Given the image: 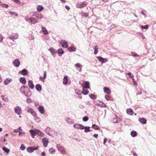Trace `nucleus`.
<instances>
[{"label":"nucleus","mask_w":156,"mask_h":156,"mask_svg":"<svg viewBox=\"0 0 156 156\" xmlns=\"http://www.w3.org/2000/svg\"><path fill=\"white\" fill-rule=\"evenodd\" d=\"M28 88L24 86H23L20 89V92L22 94L27 96V94H26V93L27 92L28 90Z\"/></svg>","instance_id":"nucleus-1"},{"label":"nucleus","mask_w":156,"mask_h":156,"mask_svg":"<svg viewBox=\"0 0 156 156\" xmlns=\"http://www.w3.org/2000/svg\"><path fill=\"white\" fill-rule=\"evenodd\" d=\"M56 147L58 150L62 154H66V151H65V148L59 144H57L56 145Z\"/></svg>","instance_id":"nucleus-2"},{"label":"nucleus","mask_w":156,"mask_h":156,"mask_svg":"<svg viewBox=\"0 0 156 156\" xmlns=\"http://www.w3.org/2000/svg\"><path fill=\"white\" fill-rule=\"evenodd\" d=\"M80 84L82 87L83 88L90 89V83L89 82L83 81L80 82Z\"/></svg>","instance_id":"nucleus-3"},{"label":"nucleus","mask_w":156,"mask_h":156,"mask_svg":"<svg viewBox=\"0 0 156 156\" xmlns=\"http://www.w3.org/2000/svg\"><path fill=\"white\" fill-rule=\"evenodd\" d=\"M87 4L86 2H79L76 4V7L77 8H81L85 7Z\"/></svg>","instance_id":"nucleus-4"},{"label":"nucleus","mask_w":156,"mask_h":156,"mask_svg":"<svg viewBox=\"0 0 156 156\" xmlns=\"http://www.w3.org/2000/svg\"><path fill=\"white\" fill-rule=\"evenodd\" d=\"M15 113L18 115H20L22 113L21 108L19 106H16L14 108Z\"/></svg>","instance_id":"nucleus-5"},{"label":"nucleus","mask_w":156,"mask_h":156,"mask_svg":"<svg viewBox=\"0 0 156 156\" xmlns=\"http://www.w3.org/2000/svg\"><path fill=\"white\" fill-rule=\"evenodd\" d=\"M18 34L17 33H12L11 35L9 36V39L12 41L18 39Z\"/></svg>","instance_id":"nucleus-6"},{"label":"nucleus","mask_w":156,"mask_h":156,"mask_svg":"<svg viewBox=\"0 0 156 156\" xmlns=\"http://www.w3.org/2000/svg\"><path fill=\"white\" fill-rule=\"evenodd\" d=\"M59 43L63 48H67L68 47V42L66 40H62Z\"/></svg>","instance_id":"nucleus-7"},{"label":"nucleus","mask_w":156,"mask_h":156,"mask_svg":"<svg viewBox=\"0 0 156 156\" xmlns=\"http://www.w3.org/2000/svg\"><path fill=\"white\" fill-rule=\"evenodd\" d=\"M73 126L74 128L78 129L83 130L84 128L83 125L78 123L74 124L73 125Z\"/></svg>","instance_id":"nucleus-8"},{"label":"nucleus","mask_w":156,"mask_h":156,"mask_svg":"<svg viewBox=\"0 0 156 156\" xmlns=\"http://www.w3.org/2000/svg\"><path fill=\"white\" fill-rule=\"evenodd\" d=\"M74 67L79 72L82 71L83 66L80 63H77L75 64L74 65Z\"/></svg>","instance_id":"nucleus-9"},{"label":"nucleus","mask_w":156,"mask_h":156,"mask_svg":"<svg viewBox=\"0 0 156 156\" xmlns=\"http://www.w3.org/2000/svg\"><path fill=\"white\" fill-rule=\"evenodd\" d=\"M42 141L43 143V145L44 147H46L49 143L48 139L46 138H43L42 139Z\"/></svg>","instance_id":"nucleus-10"},{"label":"nucleus","mask_w":156,"mask_h":156,"mask_svg":"<svg viewBox=\"0 0 156 156\" xmlns=\"http://www.w3.org/2000/svg\"><path fill=\"white\" fill-rule=\"evenodd\" d=\"M99 61L101 62V64L104 63L108 61V60L106 58H104L101 56H98L97 57Z\"/></svg>","instance_id":"nucleus-11"},{"label":"nucleus","mask_w":156,"mask_h":156,"mask_svg":"<svg viewBox=\"0 0 156 156\" xmlns=\"http://www.w3.org/2000/svg\"><path fill=\"white\" fill-rule=\"evenodd\" d=\"M37 129H34L33 130H30V132L31 133V135L32 137L33 138H35V136L36 134Z\"/></svg>","instance_id":"nucleus-12"},{"label":"nucleus","mask_w":156,"mask_h":156,"mask_svg":"<svg viewBox=\"0 0 156 156\" xmlns=\"http://www.w3.org/2000/svg\"><path fill=\"white\" fill-rule=\"evenodd\" d=\"M27 112L30 113L33 116H35L36 112L31 108L28 107L27 109Z\"/></svg>","instance_id":"nucleus-13"},{"label":"nucleus","mask_w":156,"mask_h":156,"mask_svg":"<svg viewBox=\"0 0 156 156\" xmlns=\"http://www.w3.org/2000/svg\"><path fill=\"white\" fill-rule=\"evenodd\" d=\"M13 64L14 66L18 67L20 64V62L18 59H16L13 62Z\"/></svg>","instance_id":"nucleus-14"},{"label":"nucleus","mask_w":156,"mask_h":156,"mask_svg":"<svg viewBox=\"0 0 156 156\" xmlns=\"http://www.w3.org/2000/svg\"><path fill=\"white\" fill-rule=\"evenodd\" d=\"M48 50L50 52L52 55L54 57L55 56V53L56 51L53 48H51L48 49Z\"/></svg>","instance_id":"nucleus-15"},{"label":"nucleus","mask_w":156,"mask_h":156,"mask_svg":"<svg viewBox=\"0 0 156 156\" xmlns=\"http://www.w3.org/2000/svg\"><path fill=\"white\" fill-rule=\"evenodd\" d=\"M47 76V72L46 71H44V72L43 77L40 76L39 77L40 80L42 81L43 83L45 82L44 80L46 78Z\"/></svg>","instance_id":"nucleus-16"},{"label":"nucleus","mask_w":156,"mask_h":156,"mask_svg":"<svg viewBox=\"0 0 156 156\" xmlns=\"http://www.w3.org/2000/svg\"><path fill=\"white\" fill-rule=\"evenodd\" d=\"M34 16L38 19H41L43 18L42 14L40 12H36L35 13Z\"/></svg>","instance_id":"nucleus-17"},{"label":"nucleus","mask_w":156,"mask_h":156,"mask_svg":"<svg viewBox=\"0 0 156 156\" xmlns=\"http://www.w3.org/2000/svg\"><path fill=\"white\" fill-rule=\"evenodd\" d=\"M38 110L39 112L42 114H44L45 112L44 107L42 106H40L38 108Z\"/></svg>","instance_id":"nucleus-18"},{"label":"nucleus","mask_w":156,"mask_h":156,"mask_svg":"<svg viewBox=\"0 0 156 156\" xmlns=\"http://www.w3.org/2000/svg\"><path fill=\"white\" fill-rule=\"evenodd\" d=\"M36 130L37 131V132H36L37 134L41 137H43L44 136V134L42 131L38 129H37V130Z\"/></svg>","instance_id":"nucleus-19"},{"label":"nucleus","mask_w":156,"mask_h":156,"mask_svg":"<svg viewBox=\"0 0 156 156\" xmlns=\"http://www.w3.org/2000/svg\"><path fill=\"white\" fill-rule=\"evenodd\" d=\"M65 121L69 125L73 124L74 122L73 120L69 118H67L66 119Z\"/></svg>","instance_id":"nucleus-20"},{"label":"nucleus","mask_w":156,"mask_h":156,"mask_svg":"<svg viewBox=\"0 0 156 156\" xmlns=\"http://www.w3.org/2000/svg\"><path fill=\"white\" fill-rule=\"evenodd\" d=\"M104 92L107 94H109L111 93L110 90L108 87H105L104 88Z\"/></svg>","instance_id":"nucleus-21"},{"label":"nucleus","mask_w":156,"mask_h":156,"mask_svg":"<svg viewBox=\"0 0 156 156\" xmlns=\"http://www.w3.org/2000/svg\"><path fill=\"white\" fill-rule=\"evenodd\" d=\"M28 86L31 89H33L34 87V85L33 84V81L31 80H30L28 81Z\"/></svg>","instance_id":"nucleus-22"},{"label":"nucleus","mask_w":156,"mask_h":156,"mask_svg":"<svg viewBox=\"0 0 156 156\" xmlns=\"http://www.w3.org/2000/svg\"><path fill=\"white\" fill-rule=\"evenodd\" d=\"M126 112L128 115H133V110L130 108L127 109Z\"/></svg>","instance_id":"nucleus-23"},{"label":"nucleus","mask_w":156,"mask_h":156,"mask_svg":"<svg viewBox=\"0 0 156 156\" xmlns=\"http://www.w3.org/2000/svg\"><path fill=\"white\" fill-rule=\"evenodd\" d=\"M12 80L11 79L6 78L4 81V83L5 85H7L10 83Z\"/></svg>","instance_id":"nucleus-24"},{"label":"nucleus","mask_w":156,"mask_h":156,"mask_svg":"<svg viewBox=\"0 0 156 156\" xmlns=\"http://www.w3.org/2000/svg\"><path fill=\"white\" fill-rule=\"evenodd\" d=\"M68 82V77L66 76H64L63 79V83L64 85H66L67 84Z\"/></svg>","instance_id":"nucleus-25"},{"label":"nucleus","mask_w":156,"mask_h":156,"mask_svg":"<svg viewBox=\"0 0 156 156\" xmlns=\"http://www.w3.org/2000/svg\"><path fill=\"white\" fill-rule=\"evenodd\" d=\"M57 52L58 55L60 56H61L62 54H63L64 53V51L61 48L58 49L57 51Z\"/></svg>","instance_id":"nucleus-26"},{"label":"nucleus","mask_w":156,"mask_h":156,"mask_svg":"<svg viewBox=\"0 0 156 156\" xmlns=\"http://www.w3.org/2000/svg\"><path fill=\"white\" fill-rule=\"evenodd\" d=\"M20 82L23 84H25L26 83V81L25 77H22L20 79Z\"/></svg>","instance_id":"nucleus-27"},{"label":"nucleus","mask_w":156,"mask_h":156,"mask_svg":"<svg viewBox=\"0 0 156 156\" xmlns=\"http://www.w3.org/2000/svg\"><path fill=\"white\" fill-rule=\"evenodd\" d=\"M139 121L142 124H145L146 123V120L144 118L139 119Z\"/></svg>","instance_id":"nucleus-28"},{"label":"nucleus","mask_w":156,"mask_h":156,"mask_svg":"<svg viewBox=\"0 0 156 156\" xmlns=\"http://www.w3.org/2000/svg\"><path fill=\"white\" fill-rule=\"evenodd\" d=\"M130 135L133 137H135L137 136V133L135 131H132L130 133Z\"/></svg>","instance_id":"nucleus-29"},{"label":"nucleus","mask_w":156,"mask_h":156,"mask_svg":"<svg viewBox=\"0 0 156 156\" xmlns=\"http://www.w3.org/2000/svg\"><path fill=\"white\" fill-rule=\"evenodd\" d=\"M30 20H31L30 23L35 24V23H37L38 22L36 21V19L34 18H31V19Z\"/></svg>","instance_id":"nucleus-30"},{"label":"nucleus","mask_w":156,"mask_h":156,"mask_svg":"<svg viewBox=\"0 0 156 156\" xmlns=\"http://www.w3.org/2000/svg\"><path fill=\"white\" fill-rule=\"evenodd\" d=\"M35 88L37 90L40 91L41 90L42 87L40 84H37L35 86Z\"/></svg>","instance_id":"nucleus-31"},{"label":"nucleus","mask_w":156,"mask_h":156,"mask_svg":"<svg viewBox=\"0 0 156 156\" xmlns=\"http://www.w3.org/2000/svg\"><path fill=\"white\" fill-rule=\"evenodd\" d=\"M20 73H21L23 75H26L27 74L28 72L27 70L23 69L19 72Z\"/></svg>","instance_id":"nucleus-32"},{"label":"nucleus","mask_w":156,"mask_h":156,"mask_svg":"<svg viewBox=\"0 0 156 156\" xmlns=\"http://www.w3.org/2000/svg\"><path fill=\"white\" fill-rule=\"evenodd\" d=\"M37 9L38 11L40 12L44 9V8L41 5H38L37 6Z\"/></svg>","instance_id":"nucleus-33"},{"label":"nucleus","mask_w":156,"mask_h":156,"mask_svg":"<svg viewBox=\"0 0 156 156\" xmlns=\"http://www.w3.org/2000/svg\"><path fill=\"white\" fill-rule=\"evenodd\" d=\"M42 30L44 34H48V32L46 29L44 27H42Z\"/></svg>","instance_id":"nucleus-34"},{"label":"nucleus","mask_w":156,"mask_h":156,"mask_svg":"<svg viewBox=\"0 0 156 156\" xmlns=\"http://www.w3.org/2000/svg\"><path fill=\"white\" fill-rule=\"evenodd\" d=\"M33 116L34 117V119L36 122H38L40 121V118L38 117L36 113H35V116L34 115Z\"/></svg>","instance_id":"nucleus-35"},{"label":"nucleus","mask_w":156,"mask_h":156,"mask_svg":"<svg viewBox=\"0 0 156 156\" xmlns=\"http://www.w3.org/2000/svg\"><path fill=\"white\" fill-rule=\"evenodd\" d=\"M83 129H85V130H84V132L86 133V132H90V127H89V126H83Z\"/></svg>","instance_id":"nucleus-36"},{"label":"nucleus","mask_w":156,"mask_h":156,"mask_svg":"<svg viewBox=\"0 0 156 156\" xmlns=\"http://www.w3.org/2000/svg\"><path fill=\"white\" fill-rule=\"evenodd\" d=\"M27 152L31 153L34 151V148L32 147H28L27 148Z\"/></svg>","instance_id":"nucleus-37"},{"label":"nucleus","mask_w":156,"mask_h":156,"mask_svg":"<svg viewBox=\"0 0 156 156\" xmlns=\"http://www.w3.org/2000/svg\"><path fill=\"white\" fill-rule=\"evenodd\" d=\"M87 88H83V91L82 93L83 94L85 95H86L88 94V90H87L86 89Z\"/></svg>","instance_id":"nucleus-38"},{"label":"nucleus","mask_w":156,"mask_h":156,"mask_svg":"<svg viewBox=\"0 0 156 156\" xmlns=\"http://www.w3.org/2000/svg\"><path fill=\"white\" fill-rule=\"evenodd\" d=\"M68 50L69 51H74L76 50V48L74 46H71L68 48Z\"/></svg>","instance_id":"nucleus-39"},{"label":"nucleus","mask_w":156,"mask_h":156,"mask_svg":"<svg viewBox=\"0 0 156 156\" xmlns=\"http://www.w3.org/2000/svg\"><path fill=\"white\" fill-rule=\"evenodd\" d=\"M49 151L51 154H53L56 151L55 149L53 148H50L49 149Z\"/></svg>","instance_id":"nucleus-40"},{"label":"nucleus","mask_w":156,"mask_h":156,"mask_svg":"<svg viewBox=\"0 0 156 156\" xmlns=\"http://www.w3.org/2000/svg\"><path fill=\"white\" fill-rule=\"evenodd\" d=\"M9 12L10 13V14L12 16H14L15 17H17L18 16V14L14 12L9 11Z\"/></svg>","instance_id":"nucleus-41"},{"label":"nucleus","mask_w":156,"mask_h":156,"mask_svg":"<svg viewBox=\"0 0 156 156\" xmlns=\"http://www.w3.org/2000/svg\"><path fill=\"white\" fill-rule=\"evenodd\" d=\"M25 19L26 21L28 22L29 23H30V22L31 20H30L31 19V18L29 17L28 16H25Z\"/></svg>","instance_id":"nucleus-42"},{"label":"nucleus","mask_w":156,"mask_h":156,"mask_svg":"<svg viewBox=\"0 0 156 156\" xmlns=\"http://www.w3.org/2000/svg\"><path fill=\"white\" fill-rule=\"evenodd\" d=\"M2 150L5 152L7 153H8L9 152V149L7 148L4 147L2 148Z\"/></svg>","instance_id":"nucleus-43"},{"label":"nucleus","mask_w":156,"mask_h":156,"mask_svg":"<svg viewBox=\"0 0 156 156\" xmlns=\"http://www.w3.org/2000/svg\"><path fill=\"white\" fill-rule=\"evenodd\" d=\"M140 27L142 29H147L149 28L148 26L147 25L144 26L140 25Z\"/></svg>","instance_id":"nucleus-44"},{"label":"nucleus","mask_w":156,"mask_h":156,"mask_svg":"<svg viewBox=\"0 0 156 156\" xmlns=\"http://www.w3.org/2000/svg\"><path fill=\"white\" fill-rule=\"evenodd\" d=\"M98 105L103 107H105L106 106V105L102 102H101L100 104H98Z\"/></svg>","instance_id":"nucleus-45"},{"label":"nucleus","mask_w":156,"mask_h":156,"mask_svg":"<svg viewBox=\"0 0 156 156\" xmlns=\"http://www.w3.org/2000/svg\"><path fill=\"white\" fill-rule=\"evenodd\" d=\"M95 129H99V127L98 126L94 124L93 125L92 127Z\"/></svg>","instance_id":"nucleus-46"},{"label":"nucleus","mask_w":156,"mask_h":156,"mask_svg":"<svg viewBox=\"0 0 156 156\" xmlns=\"http://www.w3.org/2000/svg\"><path fill=\"white\" fill-rule=\"evenodd\" d=\"M80 14L83 16L87 17L88 16V14L87 13H84L83 12H81L80 13Z\"/></svg>","instance_id":"nucleus-47"},{"label":"nucleus","mask_w":156,"mask_h":156,"mask_svg":"<svg viewBox=\"0 0 156 156\" xmlns=\"http://www.w3.org/2000/svg\"><path fill=\"white\" fill-rule=\"evenodd\" d=\"M88 118L87 116H85L83 118V120L84 122H87L88 120Z\"/></svg>","instance_id":"nucleus-48"},{"label":"nucleus","mask_w":156,"mask_h":156,"mask_svg":"<svg viewBox=\"0 0 156 156\" xmlns=\"http://www.w3.org/2000/svg\"><path fill=\"white\" fill-rule=\"evenodd\" d=\"M75 93L78 94V95H80L81 93H82L81 92H80V90H75Z\"/></svg>","instance_id":"nucleus-49"},{"label":"nucleus","mask_w":156,"mask_h":156,"mask_svg":"<svg viewBox=\"0 0 156 156\" xmlns=\"http://www.w3.org/2000/svg\"><path fill=\"white\" fill-rule=\"evenodd\" d=\"M25 133L24 132L22 131L19 132V135H25Z\"/></svg>","instance_id":"nucleus-50"},{"label":"nucleus","mask_w":156,"mask_h":156,"mask_svg":"<svg viewBox=\"0 0 156 156\" xmlns=\"http://www.w3.org/2000/svg\"><path fill=\"white\" fill-rule=\"evenodd\" d=\"M127 74L131 78L133 77V75L130 73H129Z\"/></svg>","instance_id":"nucleus-51"},{"label":"nucleus","mask_w":156,"mask_h":156,"mask_svg":"<svg viewBox=\"0 0 156 156\" xmlns=\"http://www.w3.org/2000/svg\"><path fill=\"white\" fill-rule=\"evenodd\" d=\"M3 37L2 35L0 33V42H2L3 41Z\"/></svg>","instance_id":"nucleus-52"},{"label":"nucleus","mask_w":156,"mask_h":156,"mask_svg":"<svg viewBox=\"0 0 156 156\" xmlns=\"http://www.w3.org/2000/svg\"><path fill=\"white\" fill-rule=\"evenodd\" d=\"M20 148L21 150H24L25 149V147L24 145L22 144L20 146Z\"/></svg>","instance_id":"nucleus-53"},{"label":"nucleus","mask_w":156,"mask_h":156,"mask_svg":"<svg viewBox=\"0 0 156 156\" xmlns=\"http://www.w3.org/2000/svg\"><path fill=\"white\" fill-rule=\"evenodd\" d=\"M27 102L28 103H30L32 101L30 98H27Z\"/></svg>","instance_id":"nucleus-54"},{"label":"nucleus","mask_w":156,"mask_h":156,"mask_svg":"<svg viewBox=\"0 0 156 156\" xmlns=\"http://www.w3.org/2000/svg\"><path fill=\"white\" fill-rule=\"evenodd\" d=\"M90 97L92 99H94L96 98V97L93 94H90L89 95Z\"/></svg>","instance_id":"nucleus-55"},{"label":"nucleus","mask_w":156,"mask_h":156,"mask_svg":"<svg viewBox=\"0 0 156 156\" xmlns=\"http://www.w3.org/2000/svg\"><path fill=\"white\" fill-rule=\"evenodd\" d=\"M105 98L107 100H109L110 98V97L109 95H106L105 96Z\"/></svg>","instance_id":"nucleus-56"},{"label":"nucleus","mask_w":156,"mask_h":156,"mask_svg":"<svg viewBox=\"0 0 156 156\" xmlns=\"http://www.w3.org/2000/svg\"><path fill=\"white\" fill-rule=\"evenodd\" d=\"M132 55L133 56H138V55H137V54L135 52H132Z\"/></svg>","instance_id":"nucleus-57"},{"label":"nucleus","mask_w":156,"mask_h":156,"mask_svg":"<svg viewBox=\"0 0 156 156\" xmlns=\"http://www.w3.org/2000/svg\"><path fill=\"white\" fill-rule=\"evenodd\" d=\"M13 1L16 3L20 4V2L19 0H13Z\"/></svg>","instance_id":"nucleus-58"},{"label":"nucleus","mask_w":156,"mask_h":156,"mask_svg":"<svg viewBox=\"0 0 156 156\" xmlns=\"http://www.w3.org/2000/svg\"><path fill=\"white\" fill-rule=\"evenodd\" d=\"M98 48H95V49H94V54H97L98 52Z\"/></svg>","instance_id":"nucleus-59"},{"label":"nucleus","mask_w":156,"mask_h":156,"mask_svg":"<svg viewBox=\"0 0 156 156\" xmlns=\"http://www.w3.org/2000/svg\"><path fill=\"white\" fill-rule=\"evenodd\" d=\"M107 140V139L106 138H105L104 140V144H105L106 143Z\"/></svg>","instance_id":"nucleus-60"},{"label":"nucleus","mask_w":156,"mask_h":156,"mask_svg":"<svg viewBox=\"0 0 156 156\" xmlns=\"http://www.w3.org/2000/svg\"><path fill=\"white\" fill-rule=\"evenodd\" d=\"M2 5L3 7L5 8H7L8 7V5L7 4H2Z\"/></svg>","instance_id":"nucleus-61"},{"label":"nucleus","mask_w":156,"mask_h":156,"mask_svg":"<svg viewBox=\"0 0 156 156\" xmlns=\"http://www.w3.org/2000/svg\"><path fill=\"white\" fill-rule=\"evenodd\" d=\"M29 38L30 39V40H34V37L31 35L30 37L29 36Z\"/></svg>","instance_id":"nucleus-62"},{"label":"nucleus","mask_w":156,"mask_h":156,"mask_svg":"<svg viewBox=\"0 0 156 156\" xmlns=\"http://www.w3.org/2000/svg\"><path fill=\"white\" fill-rule=\"evenodd\" d=\"M94 137L96 138H97L98 136V135L97 134H94L93 135Z\"/></svg>","instance_id":"nucleus-63"},{"label":"nucleus","mask_w":156,"mask_h":156,"mask_svg":"<svg viewBox=\"0 0 156 156\" xmlns=\"http://www.w3.org/2000/svg\"><path fill=\"white\" fill-rule=\"evenodd\" d=\"M18 129L19 132L22 131V129L20 127H19Z\"/></svg>","instance_id":"nucleus-64"}]
</instances>
